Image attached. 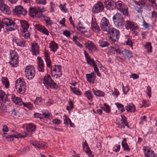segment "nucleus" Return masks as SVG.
<instances>
[{
  "mask_svg": "<svg viewBox=\"0 0 157 157\" xmlns=\"http://www.w3.org/2000/svg\"><path fill=\"white\" fill-rule=\"evenodd\" d=\"M120 148L121 146L120 145L116 144L113 148V151L115 152H117L120 151Z\"/></svg>",
  "mask_w": 157,
  "mask_h": 157,
  "instance_id": "obj_58",
  "label": "nucleus"
},
{
  "mask_svg": "<svg viewBox=\"0 0 157 157\" xmlns=\"http://www.w3.org/2000/svg\"><path fill=\"white\" fill-rule=\"evenodd\" d=\"M47 66L49 68L51 69L52 67L51 66V63L50 59H45Z\"/></svg>",
  "mask_w": 157,
  "mask_h": 157,
  "instance_id": "obj_60",
  "label": "nucleus"
},
{
  "mask_svg": "<svg viewBox=\"0 0 157 157\" xmlns=\"http://www.w3.org/2000/svg\"><path fill=\"white\" fill-rule=\"evenodd\" d=\"M92 90L94 95L97 97H104L105 95V94L104 92L101 90H98L96 88H92Z\"/></svg>",
  "mask_w": 157,
  "mask_h": 157,
  "instance_id": "obj_24",
  "label": "nucleus"
},
{
  "mask_svg": "<svg viewBox=\"0 0 157 157\" xmlns=\"http://www.w3.org/2000/svg\"><path fill=\"white\" fill-rule=\"evenodd\" d=\"M40 120L41 121L47 124H49L50 123V120L48 119V120L46 118L42 116H41V117H40Z\"/></svg>",
  "mask_w": 157,
  "mask_h": 157,
  "instance_id": "obj_57",
  "label": "nucleus"
},
{
  "mask_svg": "<svg viewBox=\"0 0 157 157\" xmlns=\"http://www.w3.org/2000/svg\"><path fill=\"white\" fill-rule=\"evenodd\" d=\"M62 121L57 118H55L52 121V123L53 124L59 125L62 122Z\"/></svg>",
  "mask_w": 157,
  "mask_h": 157,
  "instance_id": "obj_54",
  "label": "nucleus"
},
{
  "mask_svg": "<svg viewBox=\"0 0 157 157\" xmlns=\"http://www.w3.org/2000/svg\"><path fill=\"white\" fill-rule=\"evenodd\" d=\"M92 30L96 33H99L100 31V28L98 25L95 19L92 18L91 23Z\"/></svg>",
  "mask_w": 157,
  "mask_h": 157,
  "instance_id": "obj_21",
  "label": "nucleus"
},
{
  "mask_svg": "<svg viewBox=\"0 0 157 157\" xmlns=\"http://www.w3.org/2000/svg\"><path fill=\"white\" fill-rule=\"evenodd\" d=\"M22 35L25 39H27L29 37V32L28 30L25 32H23Z\"/></svg>",
  "mask_w": 157,
  "mask_h": 157,
  "instance_id": "obj_61",
  "label": "nucleus"
},
{
  "mask_svg": "<svg viewBox=\"0 0 157 157\" xmlns=\"http://www.w3.org/2000/svg\"><path fill=\"white\" fill-rule=\"evenodd\" d=\"M35 28L40 32H41L43 28L44 27V26L41 25L36 24L34 25Z\"/></svg>",
  "mask_w": 157,
  "mask_h": 157,
  "instance_id": "obj_49",
  "label": "nucleus"
},
{
  "mask_svg": "<svg viewBox=\"0 0 157 157\" xmlns=\"http://www.w3.org/2000/svg\"><path fill=\"white\" fill-rule=\"evenodd\" d=\"M85 45L86 48H87L89 52H92L93 50L96 51L97 48L95 45L94 43L91 41H88L87 43L85 44Z\"/></svg>",
  "mask_w": 157,
  "mask_h": 157,
  "instance_id": "obj_20",
  "label": "nucleus"
},
{
  "mask_svg": "<svg viewBox=\"0 0 157 157\" xmlns=\"http://www.w3.org/2000/svg\"><path fill=\"white\" fill-rule=\"evenodd\" d=\"M147 94L148 96L150 98L151 97V89L150 86H147Z\"/></svg>",
  "mask_w": 157,
  "mask_h": 157,
  "instance_id": "obj_59",
  "label": "nucleus"
},
{
  "mask_svg": "<svg viewBox=\"0 0 157 157\" xmlns=\"http://www.w3.org/2000/svg\"><path fill=\"white\" fill-rule=\"evenodd\" d=\"M84 94L85 96L86 97L88 100L91 101H92L94 96L92 94V92L91 90H88L86 91L85 92Z\"/></svg>",
  "mask_w": 157,
  "mask_h": 157,
  "instance_id": "obj_36",
  "label": "nucleus"
},
{
  "mask_svg": "<svg viewBox=\"0 0 157 157\" xmlns=\"http://www.w3.org/2000/svg\"><path fill=\"white\" fill-rule=\"evenodd\" d=\"M46 11L43 6L34 7H30L29 9V16L33 18H43L46 24V25L51 26L53 24V21L50 20V17L44 15L43 13Z\"/></svg>",
  "mask_w": 157,
  "mask_h": 157,
  "instance_id": "obj_1",
  "label": "nucleus"
},
{
  "mask_svg": "<svg viewBox=\"0 0 157 157\" xmlns=\"http://www.w3.org/2000/svg\"><path fill=\"white\" fill-rule=\"evenodd\" d=\"M86 61L87 63L92 67L97 64V63L94 61V59H91L90 58L89 59L87 58V59L86 60Z\"/></svg>",
  "mask_w": 157,
  "mask_h": 157,
  "instance_id": "obj_47",
  "label": "nucleus"
},
{
  "mask_svg": "<svg viewBox=\"0 0 157 157\" xmlns=\"http://www.w3.org/2000/svg\"><path fill=\"white\" fill-rule=\"evenodd\" d=\"M40 32L47 36H48L49 35V32L45 27H44Z\"/></svg>",
  "mask_w": 157,
  "mask_h": 157,
  "instance_id": "obj_63",
  "label": "nucleus"
},
{
  "mask_svg": "<svg viewBox=\"0 0 157 157\" xmlns=\"http://www.w3.org/2000/svg\"><path fill=\"white\" fill-rule=\"evenodd\" d=\"M35 1L37 4L45 5L47 3L46 0H35Z\"/></svg>",
  "mask_w": 157,
  "mask_h": 157,
  "instance_id": "obj_56",
  "label": "nucleus"
},
{
  "mask_svg": "<svg viewBox=\"0 0 157 157\" xmlns=\"http://www.w3.org/2000/svg\"><path fill=\"white\" fill-rule=\"evenodd\" d=\"M142 150L146 157H157L155 153L149 147L144 146Z\"/></svg>",
  "mask_w": 157,
  "mask_h": 157,
  "instance_id": "obj_12",
  "label": "nucleus"
},
{
  "mask_svg": "<svg viewBox=\"0 0 157 157\" xmlns=\"http://www.w3.org/2000/svg\"><path fill=\"white\" fill-rule=\"evenodd\" d=\"M125 108L128 113H134L136 111L135 105L132 103H129L125 107Z\"/></svg>",
  "mask_w": 157,
  "mask_h": 157,
  "instance_id": "obj_25",
  "label": "nucleus"
},
{
  "mask_svg": "<svg viewBox=\"0 0 157 157\" xmlns=\"http://www.w3.org/2000/svg\"><path fill=\"white\" fill-rule=\"evenodd\" d=\"M87 81L92 84L94 83L96 78V74L94 72H92L90 74H87L86 75Z\"/></svg>",
  "mask_w": 157,
  "mask_h": 157,
  "instance_id": "obj_18",
  "label": "nucleus"
},
{
  "mask_svg": "<svg viewBox=\"0 0 157 157\" xmlns=\"http://www.w3.org/2000/svg\"><path fill=\"white\" fill-rule=\"evenodd\" d=\"M114 3V1L113 0H105L104 2L105 7L107 10L110 9Z\"/></svg>",
  "mask_w": 157,
  "mask_h": 157,
  "instance_id": "obj_34",
  "label": "nucleus"
},
{
  "mask_svg": "<svg viewBox=\"0 0 157 157\" xmlns=\"http://www.w3.org/2000/svg\"><path fill=\"white\" fill-rule=\"evenodd\" d=\"M17 19L13 20L5 18L2 19V23L6 25V29L9 31H12L17 29V25L16 21Z\"/></svg>",
  "mask_w": 157,
  "mask_h": 157,
  "instance_id": "obj_4",
  "label": "nucleus"
},
{
  "mask_svg": "<svg viewBox=\"0 0 157 157\" xmlns=\"http://www.w3.org/2000/svg\"><path fill=\"white\" fill-rule=\"evenodd\" d=\"M98 44L100 47L103 48L108 47L109 45V43L105 39H101L99 40Z\"/></svg>",
  "mask_w": 157,
  "mask_h": 157,
  "instance_id": "obj_26",
  "label": "nucleus"
},
{
  "mask_svg": "<svg viewBox=\"0 0 157 157\" xmlns=\"http://www.w3.org/2000/svg\"><path fill=\"white\" fill-rule=\"evenodd\" d=\"M11 98L13 102L14 103L20 105H23V101L20 98L16 97L15 95L12 94L11 96Z\"/></svg>",
  "mask_w": 157,
  "mask_h": 157,
  "instance_id": "obj_22",
  "label": "nucleus"
},
{
  "mask_svg": "<svg viewBox=\"0 0 157 157\" xmlns=\"http://www.w3.org/2000/svg\"><path fill=\"white\" fill-rule=\"evenodd\" d=\"M84 151L88 155L89 157H93L94 155H92V152L88 146L83 147Z\"/></svg>",
  "mask_w": 157,
  "mask_h": 157,
  "instance_id": "obj_39",
  "label": "nucleus"
},
{
  "mask_svg": "<svg viewBox=\"0 0 157 157\" xmlns=\"http://www.w3.org/2000/svg\"><path fill=\"white\" fill-rule=\"evenodd\" d=\"M13 12L15 14L20 16L21 15L25 16L27 13L26 9L20 5L15 6V8L13 10Z\"/></svg>",
  "mask_w": 157,
  "mask_h": 157,
  "instance_id": "obj_11",
  "label": "nucleus"
},
{
  "mask_svg": "<svg viewBox=\"0 0 157 157\" xmlns=\"http://www.w3.org/2000/svg\"><path fill=\"white\" fill-rule=\"evenodd\" d=\"M43 83L47 89L56 90L59 87L57 83L54 82L50 76L48 74L44 76L43 80Z\"/></svg>",
  "mask_w": 157,
  "mask_h": 157,
  "instance_id": "obj_2",
  "label": "nucleus"
},
{
  "mask_svg": "<svg viewBox=\"0 0 157 157\" xmlns=\"http://www.w3.org/2000/svg\"><path fill=\"white\" fill-rule=\"evenodd\" d=\"M2 85L4 86L5 88L8 89L9 87L10 83L8 78L4 77H2L1 79Z\"/></svg>",
  "mask_w": 157,
  "mask_h": 157,
  "instance_id": "obj_33",
  "label": "nucleus"
},
{
  "mask_svg": "<svg viewBox=\"0 0 157 157\" xmlns=\"http://www.w3.org/2000/svg\"><path fill=\"white\" fill-rule=\"evenodd\" d=\"M107 32L112 43L118 40L120 34L119 30L114 28H111Z\"/></svg>",
  "mask_w": 157,
  "mask_h": 157,
  "instance_id": "obj_7",
  "label": "nucleus"
},
{
  "mask_svg": "<svg viewBox=\"0 0 157 157\" xmlns=\"http://www.w3.org/2000/svg\"><path fill=\"white\" fill-rule=\"evenodd\" d=\"M63 124L66 125V126H68L69 125L68 122H69V120H71L69 118L67 117V116L64 114L63 116Z\"/></svg>",
  "mask_w": 157,
  "mask_h": 157,
  "instance_id": "obj_51",
  "label": "nucleus"
},
{
  "mask_svg": "<svg viewBox=\"0 0 157 157\" xmlns=\"http://www.w3.org/2000/svg\"><path fill=\"white\" fill-rule=\"evenodd\" d=\"M40 47L37 43H33L32 44L30 51L32 55L35 56L40 54Z\"/></svg>",
  "mask_w": 157,
  "mask_h": 157,
  "instance_id": "obj_15",
  "label": "nucleus"
},
{
  "mask_svg": "<svg viewBox=\"0 0 157 157\" xmlns=\"http://www.w3.org/2000/svg\"><path fill=\"white\" fill-rule=\"evenodd\" d=\"M20 24L23 29V32H25L27 31L29 26V24L28 22L25 21H20Z\"/></svg>",
  "mask_w": 157,
  "mask_h": 157,
  "instance_id": "obj_30",
  "label": "nucleus"
},
{
  "mask_svg": "<svg viewBox=\"0 0 157 157\" xmlns=\"http://www.w3.org/2000/svg\"><path fill=\"white\" fill-rule=\"evenodd\" d=\"M19 56L17 52L14 50L10 51L8 63L12 67H16L19 64Z\"/></svg>",
  "mask_w": 157,
  "mask_h": 157,
  "instance_id": "obj_3",
  "label": "nucleus"
},
{
  "mask_svg": "<svg viewBox=\"0 0 157 157\" xmlns=\"http://www.w3.org/2000/svg\"><path fill=\"white\" fill-rule=\"evenodd\" d=\"M42 117L46 118L48 120V119L51 120L52 118V115L50 112H43L42 114Z\"/></svg>",
  "mask_w": 157,
  "mask_h": 157,
  "instance_id": "obj_43",
  "label": "nucleus"
},
{
  "mask_svg": "<svg viewBox=\"0 0 157 157\" xmlns=\"http://www.w3.org/2000/svg\"><path fill=\"white\" fill-rule=\"evenodd\" d=\"M23 105L24 107L27 108L30 110H31L33 109V105L31 102L25 103L23 102Z\"/></svg>",
  "mask_w": 157,
  "mask_h": 157,
  "instance_id": "obj_48",
  "label": "nucleus"
},
{
  "mask_svg": "<svg viewBox=\"0 0 157 157\" xmlns=\"http://www.w3.org/2000/svg\"><path fill=\"white\" fill-rule=\"evenodd\" d=\"M25 75L26 78L31 80L35 75V67L33 65H29L25 68Z\"/></svg>",
  "mask_w": 157,
  "mask_h": 157,
  "instance_id": "obj_8",
  "label": "nucleus"
},
{
  "mask_svg": "<svg viewBox=\"0 0 157 157\" xmlns=\"http://www.w3.org/2000/svg\"><path fill=\"white\" fill-rule=\"evenodd\" d=\"M121 53L124 59H130L132 56V52L128 50L124 49L121 51Z\"/></svg>",
  "mask_w": 157,
  "mask_h": 157,
  "instance_id": "obj_27",
  "label": "nucleus"
},
{
  "mask_svg": "<svg viewBox=\"0 0 157 157\" xmlns=\"http://www.w3.org/2000/svg\"><path fill=\"white\" fill-rule=\"evenodd\" d=\"M113 19L115 26L118 28L122 29L124 25V18L119 13H117L113 17Z\"/></svg>",
  "mask_w": 157,
  "mask_h": 157,
  "instance_id": "obj_5",
  "label": "nucleus"
},
{
  "mask_svg": "<svg viewBox=\"0 0 157 157\" xmlns=\"http://www.w3.org/2000/svg\"><path fill=\"white\" fill-rule=\"evenodd\" d=\"M121 145L124 151L127 152L130 151V149L128 144L126 143V139L125 138H124L122 141Z\"/></svg>",
  "mask_w": 157,
  "mask_h": 157,
  "instance_id": "obj_32",
  "label": "nucleus"
},
{
  "mask_svg": "<svg viewBox=\"0 0 157 157\" xmlns=\"http://www.w3.org/2000/svg\"><path fill=\"white\" fill-rule=\"evenodd\" d=\"M37 70L40 72H44L45 71V65L43 60L40 57H37Z\"/></svg>",
  "mask_w": 157,
  "mask_h": 157,
  "instance_id": "obj_16",
  "label": "nucleus"
},
{
  "mask_svg": "<svg viewBox=\"0 0 157 157\" xmlns=\"http://www.w3.org/2000/svg\"><path fill=\"white\" fill-rule=\"evenodd\" d=\"M71 154L72 155V157H80V155L77 154L76 152L74 151L71 152Z\"/></svg>",
  "mask_w": 157,
  "mask_h": 157,
  "instance_id": "obj_64",
  "label": "nucleus"
},
{
  "mask_svg": "<svg viewBox=\"0 0 157 157\" xmlns=\"http://www.w3.org/2000/svg\"><path fill=\"white\" fill-rule=\"evenodd\" d=\"M66 4L65 3L64 4H60L59 6L61 11L65 13H67L68 11V9L66 7Z\"/></svg>",
  "mask_w": 157,
  "mask_h": 157,
  "instance_id": "obj_45",
  "label": "nucleus"
},
{
  "mask_svg": "<svg viewBox=\"0 0 157 157\" xmlns=\"http://www.w3.org/2000/svg\"><path fill=\"white\" fill-rule=\"evenodd\" d=\"M124 25L125 28L127 30L131 29L132 28H133L134 29H138V27L135 25L134 22L130 20L126 21L124 23Z\"/></svg>",
  "mask_w": 157,
  "mask_h": 157,
  "instance_id": "obj_19",
  "label": "nucleus"
},
{
  "mask_svg": "<svg viewBox=\"0 0 157 157\" xmlns=\"http://www.w3.org/2000/svg\"><path fill=\"white\" fill-rule=\"evenodd\" d=\"M11 116L13 117H17L18 116V112L16 109L13 108L11 111Z\"/></svg>",
  "mask_w": 157,
  "mask_h": 157,
  "instance_id": "obj_53",
  "label": "nucleus"
},
{
  "mask_svg": "<svg viewBox=\"0 0 157 157\" xmlns=\"http://www.w3.org/2000/svg\"><path fill=\"white\" fill-rule=\"evenodd\" d=\"M114 91H111L112 94L113 95L115 96L116 98H117L120 95V93L119 91L116 88H114Z\"/></svg>",
  "mask_w": 157,
  "mask_h": 157,
  "instance_id": "obj_52",
  "label": "nucleus"
},
{
  "mask_svg": "<svg viewBox=\"0 0 157 157\" xmlns=\"http://www.w3.org/2000/svg\"><path fill=\"white\" fill-rule=\"evenodd\" d=\"M122 90L124 93L125 94H126L130 90L129 86L127 85L124 87L123 83H122Z\"/></svg>",
  "mask_w": 157,
  "mask_h": 157,
  "instance_id": "obj_50",
  "label": "nucleus"
},
{
  "mask_svg": "<svg viewBox=\"0 0 157 157\" xmlns=\"http://www.w3.org/2000/svg\"><path fill=\"white\" fill-rule=\"evenodd\" d=\"M15 88L20 94H23L26 90V86L25 80L22 78L18 79L15 82Z\"/></svg>",
  "mask_w": 157,
  "mask_h": 157,
  "instance_id": "obj_6",
  "label": "nucleus"
},
{
  "mask_svg": "<svg viewBox=\"0 0 157 157\" xmlns=\"http://www.w3.org/2000/svg\"><path fill=\"white\" fill-rule=\"evenodd\" d=\"M100 26L104 31L107 32L111 28L108 20L105 17H103L100 22Z\"/></svg>",
  "mask_w": 157,
  "mask_h": 157,
  "instance_id": "obj_9",
  "label": "nucleus"
},
{
  "mask_svg": "<svg viewBox=\"0 0 157 157\" xmlns=\"http://www.w3.org/2000/svg\"><path fill=\"white\" fill-rule=\"evenodd\" d=\"M27 135V134L26 132L25 133V135H21L18 133L15 130H13L10 134L7 135L6 136V139H10V140H13L14 138H18L19 137L24 138Z\"/></svg>",
  "mask_w": 157,
  "mask_h": 157,
  "instance_id": "obj_13",
  "label": "nucleus"
},
{
  "mask_svg": "<svg viewBox=\"0 0 157 157\" xmlns=\"http://www.w3.org/2000/svg\"><path fill=\"white\" fill-rule=\"evenodd\" d=\"M115 105L117 106L118 110L121 113H123L125 111L124 106L121 104L119 103H115Z\"/></svg>",
  "mask_w": 157,
  "mask_h": 157,
  "instance_id": "obj_41",
  "label": "nucleus"
},
{
  "mask_svg": "<svg viewBox=\"0 0 157 157\" xmlns=\"http://www.w3.org/2000/svg\"><path fill=\"white\" fill-rule=\"evenodd\" d=\"M124 8L123 9L121 10L120 11L123 13L124 15L128 16V13L127 7L126 6H125Z\"/></svg>",
  "mask_w": 157,
  "mask_h": 157,
  "instance_id": "obj_55",
  "label": "nucleus"
},
{
  "mask_svg": "<svg viewBox=\"0 0 157 157\" xmlns=\"http://www.w3.org/2000/svg\"><path fill=\"white\" fill-rule=\"evenodd\" d=\"M0 10L2 11L6 14H8L10 12L8 6L5 4L4 2L2 4H0Z\"/></svg>",
  "mask_w": 157,
  "mask_h": 157,
  "instance_id": "obj_28",
  "label": "nucleus"
},
{
  "mask_svg": "<svg viewBox=\"0 0 157 157\" xmlns=\"http://www.w3.org/2000/svg\"><path fill=\"white\" fill-rule=\"evenodd\" d=\"M43 102V99L41 97H36L34 101V103L35 105H40Z\"/></svg>",
  "mask_w": 157,
  "mask_h": 157,
  "instance_id": "obj_44",
  "label": "nucleus"
},
{
  "mask_svg": "<svg viewBox=\"0 0 157 157\" xmlns=\"http://www.w3.org/2000/svg\"><path fill=\"white\" fill-rule=\"evenodd\" d=\"M61 70L62 66L60 65H54L51 69V71H53L59 73L62 72Z\"/></svg>",
  "mask_w": 157,
  "mask_h": 157,
  "instance_id": "obj_35",
  "label": "nucleus"
},
{
  "mask_svg": "<svg viewBox=\"0 0 157 157\" xmlns=\"http://www.w3.org/2000/svg\"><path fill=\"white\" fill-rule=\"evenodd\" d=\"M115 5L116 8L119 10H122L126 6L123 2L120 1L116 2Z\"/></svg>",
  "mask_w": 157,
  "mask_h": 157,
  "instance_id": "obj_37",
  "label": "nucleus"
},
{
  "mask_svg": "<svg viewBox=\"0 0 157 157\" xmlns=\"http://www.w3.org/2000/svg\"><path fill=\"white\" fill-rule=\"evenodd\" d=\"M33 145L37 149H43L45 146V144L44 142L36 141L33 143Z\"/></svg>",
  "mask_w": 157,
  "mask_h": 157,
  "instance_id": "obj_23",
  "label": "nucleus"
},
{
  "mask_svg": "<svg viewBox=\"0 0 157 157\" xmlns=\"http://www.w3.org/2000/svg\"><path fill=\"white\" fill-rule=\"evenodd\" d=\"M126 44L127 45H128L131 48H132V42L131 40L129 39L128 38L126 42Z\"/></svg>",
  "mask_w": 157,
  "mask_h": 157,
  "instance_id": "obj_62",
  "label": "nucleus"
},
{
  "mask_svg": "<svg viewBox=\"0 0 157 157\" xmlns=\"http://www.w3.org/2000/svg\"><path fill=\"white\" fill-rule=\"evenodd\" d=\"M36 128V125L32 123H29L27 124L26 126L27 131L29 132H34Z\"/></svg>",
  "mask_w": 157,
  "mask_h": 157,
  "instance_id": "obj_31",
  "label": "nucleus"
},
{
  "mask_svg": "<svg viewBox=\"0 0 157 157\" xmlns=\"http://www.w3.org/2000/svg\"><path fill=\"white\" fill-rule=\"evenodd\" d=\"M70 88L71 91H72L75 94L78 96H80L81 95V92L78 88L76 87L73 88L71 86H70Z\"/></svg>",
  "mask_w": 157,
  "mask_h": 157,
  "instance_id": "obj_42",
  "label": "nucleus"
},
{
  "mask_svg": "<svg viewBox=\"0 0 157 157\" xmlns=\"http://www.w3.org/2000/svg\"><path fill=\"white\" fill-rule=\"evenodd\" d=\"M144 47L147 52H151L152 47L150 42H146Z\"/></svg>",
  "mask_w": 157,
  "mask_h": 157,
  "instance_id": "obj_46",
  "label": "nucleus"
},
{
  "mask_svg": "<svg viewBox=\"0 0 157 157\" xmlns=\"http://www.w3.org/2000/svg\"><path fill=\"white\" fill-rule=\"evenodd\" d=\"M49 48H50L51 51L55 52L59 48L58 45L54 41H52L49 44Z\"/></svg>",
  "mask_w": 157,
  "mask_h": 157,
  "instance_id": "obj_29",
  "label": "nucleus"
},
{
  "mask_svg": "<svg viewBox=\"0 0 157 157\" xmlns=\"http://www.w3.org/2000/svg\"><path fill=\"white\" fill-rule=\"evenodd\" d=\"M121 124H124L128 128H129V126L128 125V123L127 121L126 117L124 115H121Z\"/></svg>",
  "mask_w": 157,
  "mask_h": 157,
  "instance_id": "obj_38",
  "label": "nucleus"
},
{
  "mask_svg": "<svg viewBox=\"0 0 157 157\" xmlns=\"http://www.w3.org/2000/svg\"><path fill=\"white\" fill-rule=\"evenodd\" d=\"M10 95L7 94L2 90H0V104L5 103L10 101Z\"/></svg>",
  "mask_w": 157,
  "mask_h": 157,
  "instance_id": "obj_14",
  "label": "nucleus"
},
{
  "mask_svg": "<svg viewBox=\"0 0 157 157\" xmlns=\"http://www.w3.org/2000/svg\"><path fill=\"white\" fill-rule=\"evenodd\" d=\"M103 105V107H101V108L106 113H110L111 112L110 106L106 103H104Z\"/></svg>",
  "mask_w": 157,
  "mask_h": 157,
  "instance_id": "obj_40",
  "label": "nucleus"
},
{
  "mask_svg": "<svg viewBox=\"0 0 157 157\" xmlns=\"http://www.w3.org/2000/svg\"><path fill=\"white\" fill-rule=\"evenodd\" d=\"M13 43H15L17 46L22 48L26 47L25 44L26 41L23 39H18L15 37L13 39Z\"/></svg>",
  "mask_w": 157,
  "mask_h": 157,
  "instance_id": "obj_17",
  "label": "nucleus"
},
{
  "mask_svg": "<svg viewBox=\"0 0 157 157\" xmlns=\"http://www.w3.org/2000/svg\"><path fill=\"white\" fill-rule=\"evenodd\" d=\"M104 6L103 4L100 1H98L93 6L92 11L94 13H98L103 11Z\"/></svg>",
  "mask_w": 157,
  "mask_h": 157,
  "instance_id": "obj_10",
  "label": "nucleus"
}]
</instances>
